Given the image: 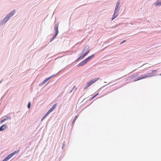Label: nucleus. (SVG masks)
I'll return each mask as SVG.
<instances>
[{
	"instance_id": "f257e3e1",
	"label": "nucleus",
	"mask_w": 161,
	"mask_h": 161,
	"mask_svg": "<svg viewBox=\"0 0 161 161\" xmlns=\"http://www.w3.org/2000/svg\"><path fill=\"white\" fill-rule=\"evenodd\" d=\"M99 79V77L93 79L91 80L90 81L88 82L86 84V86L84 88V89H86L91 85L95 83L96 81L98 80Z\"/></svg>"
},
{
	"instance_id": "f03ea898",
	"label": "nucleus",
	"mask_w": 161,
	"mask_h": 161,
	"mask_svg": "<svg viewBox=\"0 0 161 161\" xmlns=\"http://www.w3.org/2000/svg\"><path fill=\"white\" fill-rule=\"evenodd\" d=\"M86 48H85L83 51V54L81 55L80 57L79 58V59H82L84 57H85L86 55H87L89 52V50L87 49L86 50V52L84 53L85 51L86 50Z\"/></svg>"
},
{
	"instance_id": "7ed1b4c3",
	"label": "nucleus",
	"mask_w": 161,
	"mask_h": 161,
	"mask_svg": "<svg viewBox=\"0 0 161 161\" xmlns=\"http://www.w3.org/2000/svg\"><path fill=\"white\" fill-rule=\"evenodd\" d=\"M54 29L55 31V35L53 37V38H52L50 40V42H52L53 40V39L55 38L56 36H57V35L58 34V25H55L54 26Z\"/></svg>"
},
{
	"instance_id": "20e7f679",
	"label": "nucleus",
	"mask_w": 161,
	"mask_h": 161,
	"mask_svg": "<svg viewBox=\"0 0 161 161\" xmlns=\"http://www.w3.org/2000/svg\"><path fill=\"white\" fill-rule=\"evenodd\" d=\"M152 74H151V73H148L146 75H144L142 76H141V77L139 79H142L146 78L147 77H150L152 76Z\"/></svg>"
},
{
	"instance_id": "39448f33",
	"label": "nucleus",
	"mask_w": 161,
	"mask_h": 161,
	"mask_svg": "<svg viewBox=\"0 0 161 161\" xmlns=\"http://www.w3.org/2000/svg\"><path fill=\"white\" fill-rule=\"evenodd\" d=\"M53 76V75H52L50 77L45 79L43 81H42L40 84L39 86H42L48 80L51 79Z\"/></svg>"
},
{
	"instance_id": "423d86ee",
	"label": "nucleus",
	"mask_w": 161,
	"mask_h": 161,
	"mask_svg": "<svg viewBox=\"0 0 161 161\" xmlns=\"http://www.w3.org/2000/svg\"><path fill=\"white\" fill-rule=\"evenodd\" d=\"M119 14V11L114 10L113 17L112 18V20H113L116 17H117Z\"/></svg>"
},
{
	"instance_id": "0eeeda50",
	"label": "nucleus",
	"mask_w": 161,
	"mask_h": 161,
	"mask_svg": "<svg viewBox=\"0 0 161 161\" xmlns=\"http://www.w3.org/2000/svg\"><path fill=\"white\" fill-rule=\"evenodd\" d=\"M120 3V2L119 0L116 3V6L115 10L119 11V5Z\"/></svg>"
},
{
	"instance_id": "6e6552de",
	"label": "nucleus",
	"mask_w": 161,
	"mask_h": 161,
	"mask_svg": "<svg viewBox=\"0 0 161 161\" xmlns=\"http://www.w3.org/2000/svg\"><path fill=\"white\" fill-rule=\"evenodd\" d=\"M87 62H86V61L85 60V59L83 61H82L78 65V67L80 66H82L84 65L85 64H86Z\"/></svg>"
},
{
	"instance_id": "1a4fd4ad",
	"label": "nucleus",
	"mask_w": 161,
	"mask_h": 161,
	"mask_svg": "<svg viewBox=\"0 0 161 161\" xmlns=\"http://www.w3.org/2000/svg\"><path fill=\"white\" fill-rule=\"evenodd\" d=\"M94 56V54H92L91 56H89L87 58H86L85 60L86 61V62H87L88 61H89L92 58H93Z\"/></svg>"
},
{
	"instance_id": "9d476101",
	"label": "nucleus",
	"mask_w": 161,
	"mask_h": 161,
	"mask_svg": "<svg viewBox=\"0 0 161 161\" xmlns=\"http://www.w3.org/2000/svg\"><path fill=\"white\" fill-rule=\"evenodd\" d=\"M15 13V10H14L13 11L10 12L7 15L10 18L14 15Z\"/></svg>"
},
{
	"instance_id": "9b49d317",
	"label": "nucleus",
	"mask_w": 161,
	"mask_h": 161,
	"mask_svg": "<svg viewBox=\"0 0 161 161\" xmlns=\"http://www.w3.org/2000/svg\"><path fill=\"white\" fill-rule=\"evenodd\" d=\"M7 126L5 125H3L0 127V131H3L6 128Z\"/></svg>"
},
{
	"instance_id": "f8f14e48",
	"label": "nucleus",
	"mask_w": 161,
	"mask_h": 161,
	"mask_svg": "<svg viewBox=\"0 0 161 161\" xmlns=\"http://www.w3.org/2000/svg\"><path fill=\"white\" fill-rule=\"evenodd\" d=\"M156 6L161 5V1L157 0L156 3H155Z\"/></svg>"
},
{
	"instance_id": "ddd939ff",
	"label": "nucleus",
	"mask_w": 161,
	"mask_h": 161,
	"mask_svg": "<svg viewBox=\"0 0 161 161\" xmlns=\"http://www.w3.org/2000/svg\"><path fill=\"white\" fill-rule=\"evenodd\" d=\"M10 18L8 17L7 15L3 19V21L6 22L7 21H8Z\"/></svg>"
},
{
	"instance_id": "4468645a",
	"label": "nucleus",
	"mask_w": 161,
	"mask_h": 161,
	"mask_svg": "<svg viewBox=\"0 0 161 161\" xmlns=\"http://www.w3.org/2000/svg\"><path fill=\"white\" fill-rule=\"evenodd\" d=\"M157 71L155 70H153L151 72H150L152 74V76L156 75Z\"/></svg>"
},
{
	"instance_id": "2eb2a0df",
	"label": "nucleus",
	"mask_w": 161,
	"mask_h": 161,
	"mask_svg": "<svg viewBox=\"0 0 161 161\" xmlns=\"http://www.w3.org/2000/svg\"><path fill=\"white\" fill-rule=\"evenodd\" d=\"M19 152V150L18 151H15L13 152V153H11V154H12V156H13V155H14V154H15L16 153H17Z\"/></svg>"
},
{
	"instance_id": "dca6fc26",
	"label": "nucleus",
	"mask_w": 161,
	"mask_h": 161,
	"mask_svg": "<svg viewBox=\"0 0 161 161\" xmlns=\"http://www.w3.org/2000/svg\"><path fill=\"white\" fill-rule=\"evenodd\" d=\"M19 152V150L18 151H15L13 152V153H11V154H12V156H13V155H14V154H15L16 153H17Z\"/></svg>"
},
{
	"instance_id": "f3484780",
	"label": "nucleus",
	"mask_w": 161,
	"mask_h": 161,
	"mask_svg": "<svg viewBox=\"0 0 161 161\" xmlns=\"http://www.w3.org/2000/svg\"><path fill=\"white\" fill-rule=\"evenodd\" d=\"M54 110L53 108L52 107L48 111V112L50 113L51 112H52Z\"/></svg>"
},
{
	"instance_id": "a211bd4d",
	"label": "nucleus",
	"mask_w": 161,
	"mask_h": 161,
	"mask_svg": "<svg viewBox=\"0 0 161 161\" xmlns=\"http://www.w3.org/2000/svg\"><path fill=\"white\" fill-rule=\"evenodd\" d=\"M7 119H3V120H2L0 122V123L1 124L2 123H3V122L4 121H5L7 119H8V117H7Z\"/></svg>"
},
{
	"instance_id": "6ab92c4d",
	"label": "nucleus",
	"mask_w": 161,
	"mask_h": 161,
	"mask_svg": "<svg viewBox=\"0 0 161 161\" xmlns=\"http://www.w3.org/2000/svg\"><path fill=\"white\" fill-rule=\"evenodd\" d=\"M77 89V88L76 87V86H74L73 89H72V90L70 91V92H72V91L74 90L75 91Z\"/></svg>"
},
{
	"instance_id": "aec40b11",
	"label": "nucleus",
	"mask_w": 161,
	"mask_h": 161,
	"mask_svg": "<svg viewBox=\"0 0 161 161\" xmlns=\"http://www.w3.org/2000/svg\"><path fill=\"white\" fill-rule=\"evenodd\" d=\"M49 113L47 111V112L43 116L44 118H45L49 114Z\"/></svg>"
},
{
	"instance_id": "412c9836",
	"label": "nucleus",
	"mask_w": 161,
	"mask_h": 161,
	"mask_svg": "<svg viewBox=\"0 0 161 161\" xmlns=\"http://www.w3.org/2000/svg\"><path fill=\"white\" fill-rule=\"evenodd\" d=\"M9 159L7 157L2 161H7Z\"/></svg>"
},
{
	"instance_id": "4be33fe9",
	"label": "nucleus",
	"mask_w": 161,
	"mask_h": 161,
	"mask_svg": "<svg viewBox=\"0 0 161 161\" xmlns=\"http://www.w3.org/2000/svg\"><path fill=\"white\" fill-rule=\"evenodd\" d=\"M57 106V103H55L53 106L52 108L54 109L56 108Z\"/></svg>"
},
{
	"instance_id": "5701e85b",
	"label": "nucleus",
	"mask_w": 161,
	"mask_h": 161,
	"mask_svg": "<svg viewBox=\"0 0 161 161\" xmlns=\"http://www.w3.org/2000/svg\"><path fill=\"white\" fill-rule=\"evenodd\" d=\"M9 159H10L12 157V154H10L7 156Z\"/></svg>"
},
{
	"instance_id": "b1692460",
	"label": "nucleus",
	"mask_w": 161,
	"mask_h": 161,
	"mask_svg": "<svg viewBox=\"0 0 161 161\" xmlns=\"http://www.w3.org/2000/svg\"><path fill=\"white\" fill-rule=\"evenodd\" d=\"M30 105H31V103L30 102H29L28 103V106H27V107H28V108H30Z\"/></svg>"
},
{
	"instance_id": "393cba45",
	"label": "nucleus",
	"mask_w": 161,
	"mask_h": 161,
	"mask_svg": "<svg viewBox=\"0 0 161 161\" xmlns=\"http://www.w3.org/2000/svg\"><path fill=\"white\" fill-rule=\"evenodd\" d=\"M98 93H97V94L95 95H94L93 97L92 98H91V100L93 99L94 98H95L96 96H97V95H98Z\"/></svg>"
},
{
	"instance_id": "a878e982",
	"label": "nucleus",
	"mask_w": 161,
	"mask_h": 161,
	"mask_svg": "<svg viewBox=\"0 0 161 161\" xmlns=\"http://www.w3.org/2000/svg\"><path fill=\"white\" fill-rule=\"evenodd\" d=\"M125 40H124V41H123L122 42L120 43V44H122V43L123 42H125Z\"/></svg>"
},
{
	"instance_id": "bb28decb",
	"label": "nucleus",
	"mask_w": 161,
	"mask_h": 161,
	"mask_svg": "<svg viewBox=\"0 0 161 161\" xmlns=\"http://www.w3.org/2000/svg\"><path fill=\"white\" fill-rule=\"evenodd\" d=\"M45 118H44V117H43L42 118V120H41L42 121Z\"/></svg>"
},
{
	"instance_id": "cd10ccee",
	"label": "nucleus",
	"mask_w": 161,
	"mask_h": 161,
	"mask_svg": "<svg viewBox=\"0 0 161 161\" xmlns=\"http://www.w3.org/2000/svg\"><path fill=\"white\" fill-rule=\"evenodd\" d=\"M77 118V116H76L75 117V119H76V118Z\"/></svg>"
},
{
	"instance_id": "c85d7f7f",
	"label": "nucleus",
	"mask_w": 161,
	"mask_h": 161,
	"mask_svg": "<svg viewBox=\"0 0 161 161\" xmlns=\"http://www.w3.org/2000/svg\"><path fill=\"white\" fill-rule=\"evenodd\" d=\"M160 75H161V74H160Z\"/></svg>"
}]
</instances>
